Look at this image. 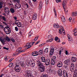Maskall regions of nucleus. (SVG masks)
Listing matches in <instances>:
<instances>
[{
    "mask_svg": "<svg viewBox=\"0 0 77 77\" xmlns=\"http://www.w3.org/2000/svg\"><path fill=\"white\" fill-rule=\"evenodd\" d=\"M38 66L39 67V69L41 72H44L45 69V66L39 61L38 62Z\"/></svg>",
    "mask_w": 77,
    "mask_h": 77,
    "instance_id": "nucleus-1",
    "label": "nucleus"
},
{
    "mask_svg": "<svg viewBox=\"0 0 77 77\" xmlns=\"http://www.w3.org/2000/svg\"><path fill=\"white\" fill-rule=\"evenodd\" d=\"M3 30L5 32V33L6 34H7V35L10 34L11 32V29H10V28H9V27L8 26H5L3 29Z\"/></svg>",
    "mask_w": 77,
    "mask_h": 77,
    "instance_id": "nucleus-2",
    "label": "nucleus"
},
{
    "mask_svg": "<svg viewBox=\"0 0 77 77\" xmlns=\"http://www.w3.org/2000/svg\"><path fill=\"white\" fill-rule=\"evenodd\" d=\"M30 63L29 62H27L26 63V64H24V63H20V65L21 67L22 68H24L25 66H30Z\"/></svg>",
    "mask_w": 77,
    "mask_h": 77,
    "instance_id": "nucleus-3",
    "label": "nucleus"
},
{
    "mask_svg": "<svg viewBox=\"0 0 77 77\" xmlns=\"http://www.w3.org/2000/svg\"><path fill=\"white\" fill-rule=\"evenodd\" d=\"M25 73L28 77H33V76L31 74V71L30 70L28 69L25 71Z\"/></svg>",
    "mask_w": 77,
    "mask_h": 77,
    "instance_id": "nucleus-4",
    "label": "nucleus"
},
{
    "mask_svg": "<svg viewBox=\"0 0 77 77\" xmlns=\"http://www.w3.org/2000/svg\"><path fill=\"white\" fill-rule=\"evenodd\" d=\"M48 39H49V40H47L46 41V42H52V41H53V39H54L53 38H52V35H50L48 36Z\"/></svg>",
    "mask_w": 77,
    "mask_h": 77,
    "instance_id": "nucleus-5",
    "label": "nucleus"
},
{
    "mask_svg": "<svg viewBox=\"0 0 77 77\" xmlns=\"http://www.w3.org/2000/svg\"><path fill=\"white\" fill-rule=\"evenodd\" d=\"M0 41L3 44V45H4L5 43L6 42L5 38L4 37H0Z\"/></svg>",
    "mask_w": 77,
    "mask_h": 77,
    "instance_id": "nucleus-6",
    "label": "nucleus"
},
{
    "mask_svg": "<svg viewBox=\"0 0 77 77\" xmlns=\"http://www.w3.org/2000/svg\"><path fill=\"white\" fill-rule=\"evenodd\" d=\"M4 9L5 11V13H6L8 15H9V12L10 11L9 10V8L8 7H5L4 8Z\"/></svg>",
    "mask_w": 77,
    "mask_h": 77,
    "instance_id": "nucleus-7",
    "label": "nucleus"
},
{
    "mask_svg": "<svg viewBox=\"0 0 77 77\" xmlns=\"http://www.w3.org/2000/svg\"><path fill=\"white\" fill-rule=\"evenodd\" d=\"M67 0H64L63 2L62 3L63 6V8L65 11V8L66 7V3H67Z\"/></svg>",
    "mask_w": 77,
    "mask_h": 77,
    "instance_id": "nucleus-8",
    "label": "nucleus"
},
{
    "mask_svg": "<svg viewBox=\"0 0 77 77\" xmlns=\"http://www.w3.org/2000/svg\"><path fill=\"white\" fill-rule=\"evenodd\" d=\"M63 75L64 77H68V74L67 73V72L65 70H63Z\"/></svg>",
    "mask_w": 77,
    "mask_h": 77,
    "instance_id": "nucleus-9",
    "label": "nucleus"
},
{
    "mask_svg": "<svg viewBox=\"0 0 77 77\" xmlns=\"http://www.w3.org/2000/svg\"><path fill=\"white\" fill-rule=\"evenodd\" d=\"M50 60L49 59H47L46 61H45V64L46 65L48 66L50 65Z\"/></svg>",
    "mask_w": 77,
    "mask_h": 77,
    "instance_id": "nucleus-10",
    "label": "nucleus"
},
{
    "mask_svg": "<svg viewBox=\"0 0 77 77\" xmlns=\"http://www.w3.org/2000/svg\"><path fill=\"white\" fill-rule=\"evenodd\" d=\"M15 8L16 9H20L21 8V4H16L15 5Z\"/></svg>",
    "mask_w": 77,
    "mask_h": 77,
    "instance_id": "nucleus-11",
    "label": "nucleus"
},
{
    "mask_svg": "<svg viewBox=\"0 0 77 77\" xmlns=\"http://www.w3.org/2000/svg\"><path fill=\"white\" fill-rule=\"evenodd\" d=\"M58 74L59 76H62V71L61 69H59L58 71Z\"/></svg>",
    "mask_w": 77,
    "mask_h": 77,
    "instance_id": "nucleus-12",
    "label": "nucleus"
},
{
    "mask_svg": "<svg viewBox=\"0 0 77 77\" xmlns=\"http://www.w3.org/2000/svg\"><path fill=\"white\" fill-rule=\"evenodd\" d=\"M62 63L61 62V61H59L58 63L57 66L59 68H60V67H62Z\"/></svg>",
    "mask_w": 77,
    "mask_h": 77,
    "instance_id": "nucleus-13",
    "label": "nucleus"
},
{
    "mask_svg": "<svg viewBox=\"0 0 77 77\" xmlns=\"http://www.w3.org/2000/svg\"><path fill=\"white\" fill-rule=\"evenodd\" d=\"M39 3L40 4L38 7V9H39L40 11H41L42 8V2L41 1Z\"/></svg>",
    "mask_w": 77,
    "mask_h": 77,
    "instance_id": "nucleus-14",
    "label": "nucleus"
},
{
    "mask_svg": "<svg viewBox=\"0 0 77 77\" xmlns=\"http://www.w3.org/2000/svg\"><path fill=\"white\" fill-rule=\"evenodd\" d=\"M64 63L65 64H66V65H68L69 63H71V61L69 60H65L64 61Z\"/></svg>",
    "mask_w": 77,
    "mask_h": 77,
    "instance_id": "nucleus-15",
    "label": "nucleus"
},
{
    "mask_svg": "<svg viewBox=\"0 0 77 77\" xmlns=\"http://www.w3.org/2000/svg\"><path fill=\"white\" fill-rule=\"evenodd\" d=\"M77 60V58L74 57H72L71 58V61L73 62H75Z\"/></svg>",
    "mask_w": 77,
    "mask_h": 77,
    "instance_id": "nucleus-16",
    "label": "nucleus"
},
{
    "mask_svg": "<svg viewBox=\"0 0 77 77\" xmlns=\"http://www.w3.org/2000/svg\"><path fill=\"white\" fill-rule=\"evenodd\" d=\"M4 4V2L3 1H1L0 2V9H1L2 8H3V4Z\"/></svg>",
    "mask_w": 77,
    "mask_h": 77,
    "instance_id": "nucleus-17",
    "label": "nucleus"
},
{
    "mask_svg": "<svg viewBox=\"0 0 77 77\" xmlns=\"http://www.w3.org/2000/svg\"><path fill=\"white\" fill-rule=\"evenodd\" d=\"M53 27H54V28H59L60 27V26H59V25L57 24H54L53 25Z\"/></svg>",
    "mask_w": 77,
    "mask_h": 77,
    "instance_id": "nucleus-18",
    "label": "nucleus"
},
{
    "mask_svg": "<svg viewBox=\"0 0 77 77\" xmlns=\"http://www.w3.org/2000/svg\"><path fill=\"white\" fill-rule=\"evenodd\" d=\"M41 59H42V62H43L44 63L45 62V57L43 56L42 57H41Z\"/></svg>",
    "mask_w": 77,
    "mask_h": 77,
    "instance_id": "nucleus-19",
    "label": "nucleus"
},
{
    "mask_svg": "<svg viewBox=\"0 0 77 77\" xmlns=\"http://www.w3.org/2000/svg\"><path fill=\"white\" fill-rule=\"evenodd\" d=\"M36 14H35L33 15L32 16V19L34 20H35L36 19V18H37V17L36 16Z\"/></svg>",
    "mask_w": 77,
    "mask_h": 77,
    "instance_id": "nucleus-20",
    "label": "nucleus"
},
{
    "mask_svg": "<svg viewBox=\"0 0 77 77\" xmlns=\"http://www.w3.org/2000/svg\"><path fill=\"white\" fill-rule=\"evenodd\" d=\"M5 39L6 40L5 41H8V42H9V41H11V38H9V37H8V36L6 37Z\"/></svg>",
    "mask_w": 77,
    "mask_h": 77,
    "instance_id": "nucleus-21",
    "label": "nucleus"
},
{
    "mask_svg": "<svg viewBox=\"0 0 77 77\" xmlns=\"http://www.w3.org/2000/svg\"><path fill=\"white\" fill-rule=\"evenodd\" d=\"M63 51V48H60L59 49V54H61V53Z\"/></svg>",
    "mask_w": 77,
    "mask_h": 77,
    "instance_id": "nucleus-22",
    "label": "nucleus"
},
{
    "mask_svg": "<svg viewBox=\"0 0 77 77\" xmlns=\"http://www.w3.org/2000/svg\"><path fill=\"white\" fill-rule=\"evenodd\" d=\"M72 16L74 17V16H77V12H72Z\"/></svg>",
    "mask_w": 77,
    "mask_h": 77,
    "instance_id": "nucleus-23",
    "label": "nucleus"
},
{
    "mask_svg": "<svg viewBox=\"0 0 77 77\" xmlns=\"http://www.w3.org/2000/svg\"><path fill=\"white\" fill-rule=\"evenodd\" d=\"M38 53L40 55L42 54H43V51H42V50H40L38 52Z\"/></svg>",
    "mask_w": 77,
    "mask_h": 77,
    "instance_id": "nucleus-24",
    "label": "nucleus"
},
{
    "mask_svg": "<svg viewBox=\"0 0 77 77\" xmlns=\"http://www.w3.org/2000/svg\"><path fill=\"white\" fill-rule=\"evenodd\" d=\"M67 36L68 37V40L69 41H72V38H71V37H70V36L69 35H67Z\"/></svg>",
    "mask_w": 77,
    "mask_h": 77,
    "instance_id": "nucleus-25",
    "label": "nucleus"
},
{
    "mask_svg": "<svg viewBox=\"0 0 77 77\" xmlns=\"http://www.w3.org/2000/svg\"><path fill=\"white\" fill-rule=\"evenodd\" d=\"M55 62H56V61H54V60H51V65H54L55 64Z\"/></svg>",
    "mask_w": 77,
    "mask_h": 77,
    "instance_id": "nucleus-26",
    "label": "nucleus"
},
{
    "mask_svg": "<svg viewBox=\"0 0 77 77\" xmlns=\"http://www.w3.org/2000/svg\"><path fill=\"white\" fill-rule=\"evenodd\" d=\"M0 17L1 18H2L3 20H4V21H6V18L5 17L2 16H0Z\"/></svg>",
    "mask_w": 77,
    "mask_h": 77,
    "instance_id": "nucleus-27",
    "label": "nucleus"
},
{
    "mask_svg": "<svg viewBox=\"0 0 77 77\" xmlns=\"http://www.w3.org/2000/svg\"><path fill=\"white\" fill-rule=\"evenodd\" d=\"M61 20L63 22H65V17H64V16H62L61 18Z\"/></svg>",
    "mask_w": 77,
    "mask_h": 77,
    "instance_id": "nucleus-28",
    "label": "nucleus"
},
{
    "mask_svg": "<svg viewBox=\"0 0 77 77\" xmlns=\"http://www.w3.org/2000/svg\"><path fill=\"white\" fill-rule=\"evenodd\" d=\"M51 60L56 61V56H54L52 57Z\"/></svg>",
    "mask_w": 77,
    "mask_h": 77,
    "instance_id": "nucleus-29",
    "label": "nucleus"
},
{
    "mask_svg": "<svg viewBox=\"0 0 77 77\" xmlns=\"http://www.w3.org/2000/svg\"><path fill=\"white\" fill-rule=\"evenodd\" d=\"M8 57L9 56H5V57L4 59L5 61H6V62H7V61H8Z\"/></svg>",
    "mask_w": 77,
    "mask_h": 77,
    "instance_id": "nucleus-30",
    "label": "nucleus"
},
{
    "mask_svg": "<svg viewBox=\"0 0 77 77\" xmlns=\"http://www.w3.org/2000/svg\"><path fill=\"white\" fill-rule=\"evenodd\" d=\"M16 25L19 27H21V23L19 22L17 24H16Z\"/></svg>",
    "mask_w": 77,
    "mask_h": 77,
    "instance_id": "nucleus-31",
    "label": "nucleus"
},
{
    "mask_svg": "<svg viewBox=\"0 0 77 77\" xmlns=\"http://www.w3.org/2000/svg\"><path fill=\"white\" fill-rule=\"evenodd\" d=\"M10 11L11 12V13H14L15 12V10L14 8H11L10 9Z\"/></svg>",
    "mask_w": 77,
    "mask_h": 77,
    "instance_id": "nucleus-32",
    "label": "nucleus"
},
{
    "mask_svg": "<svg viewBox=\"0 0 77 77\" xmlns=\"http://www.w3.org/2000/svg\"><path fill=\"white\" fill-rule=\"evenodd\" d=\"M14 70L15 71H16V72H20V69H14Z\"/></svg>",
    "mask_w": 77,
    "mask_h": 77,
    "instance_id": "nucleus-33",
    "label": "nucleus"
},
{
    "mask_svg": "<svg viewBox=\"0 0 77 77\" xmlns=\"http://www.w3.org/2000/svg\"><path fill=\"white\" fill-rule=\"evenodd\" d=\"M15 23H14V24H16L17 25V24L18 23H19L20 22H19V20H16L15 21Z\"/></svg>",
    "mask_w": 77,
    "mask_h": 77,
    "instance_id": "nucleus-34",
    "label": "nucleus"
},
{
    "mask_svg": "<svg viewBox=\"0 0 77 77\" xmlns=\"http://www.w3.org/2000/svg\"><path fill=\"white\" fill-rule=\"evenodd\" d=\"M48 48H46L44 51V52H45V53H48Z\"/></svg>",
    "mask_w": 77,
    "mask_h": 77,
    "instance_id": "nucleus-35",
    "label": "nucleus"
},
{
    "mask_svg": "<svg viewBox=\"0 0 77 77\" xmlns=\"http://www.w3.org/2000/svg\"><path fill=\"white\" fill-rule=\"evenodd\" d=\"M14 2H17V3H20V1L19 0H14Z\"/></svg>",
    "mask_w": 77,
    "mask_h": 77,
    "instance_id": "nucleus-36",
    "label": "nucleus"
},
{
    "mask_svg": "<svg viewBox=\"0 0 77 77\" xmlns=\"http://www.w3.org/2000/svg\"><path fill=\"white\" fill-rule=\"evenodd\" d=\"M61 31H62V32L64 35H65V30L63 29V27H62L61 29Z\"/></svg>",
    "mask_w": 77,
    "mask_h": 77,
    "instance_id": "nucleus-37",
    "label": "nucleus"
},
{
    "mask_svg": "<svg viewBox=\"0 0 77 77\" xmlns=\"http://www.w3.org/2000/svg\"><path fill=\"white\" fill-rule=\"evenodd\" d=\"M10 40L13 42H15V39H14L13 38H10Z\"/></svg>",
    "mask_w": 77,
    "mask_h": 77,
    "instance_id": "nucleus-38",
    "label": "nucleus"
},
{
    "mask_svg": "<svg viewBox=\"0 0 77 77\" xmlns=\"http://www.w3.org/2000/svg\"><path fill=\"white\" fill-rule=\"evenodd\" d=\"M70 71L72 72H73L74 71V67H71L70 68Z\"/></svg>",
    "mask_w": 77,
    "mask_h": 77,
    "instance_id": "nucleus-39",
    "label": "nucleus"
},
{
    "mask_svg": "<svg viewBox=\"0 0 77 77\" xmlns=\"http://www.w3.org/2000/svg\"><path fill=\"white\" fill-rule=\"evenodd\" d=\"M29 62L30 63H34V62H35V61H34V60H33L31 59L29 61Z\"/></svg>",
    "mask_w": 77,
    "mask_h": 77,
    "instance_id": "nucleus-40",
    "label": "nucleus"
},
{
    "mask_svg": "<svg viewBox=\"0 0 77 77\" xmlns=\"http://www.w3.org/2000/svg\"><path fill=\"white\" fill-rule=\"evenodd\" d=\"M12 65H13V63H11L9 65V67H12Z\"/></svg>",
    "mask_w": 77,
    "mask_h": 77,
    "instance_id": "nucleus-41",
    "label": "nucleus"
},
{
    "mask_svg": "<svg viewBox=\"0 0 77 77\" xmlns=\"http://www.w3.org/2000/svg\"><path fill=\"white\" fill-rule=\"evenodd\" d=\"M35 62L32 63H31V66L33 67L35 66Z\"/></svg>",
    "mask_w": 77,
    "mask_h": 77,
    "instance_id": "nucleus-42",
    "label": "nucleus"
},
{
    "mask_svg": "<svg viewBox=\"0 0 77 77\" xmlns=\"http://www.w3.org/2000/svg\"><path fill=\"white\" fill-rule=\"evenodd\" d=\"M71 68H74V65L73 63H72L71 64Z\"/></svg>",
    "mask_w": 77,
    "mask_h": 77,
    "instance_id": "nucleus-43",
    "label": "nucleus"
},
{
    "mask_svg": "<svg viewBox=\"0 0 77 77\" xmlns=\"http://www.w3.org/2000/svg\"><path fill=\"white\" fill-rule=\"evenodd\" d=\"M38 39V37H36L34 39V41H37Z\"/></svg>",
    "mask_w": 77,
    "mask_h": 77,
    "instance_id": "nucleus-44",
    "label": "nucleus"
},
{
    "mask_svg": "<svg viewBox=\"0 0 77 77\" xmlns=\"http://www.w3.org/2000/svg\"><path fill=\"white\" fill-rule=\"evenodd\" d=\"M20 69V67L19 66H15L14 69Z\"/></svg>",
    "mask_w": 77,
    "mask_h": 77,
    "instance_id": "nucleus-45",
    "label": "nucleus"
},
{
    "mask_svg": "<svg viewBox=\"0 0 77 77\" xmlns=\"http://www.w3.org/2000/svg\"><path fill=\"white\" fill-rule=\"evenodd\" d=\"M33 53H34V54H36V55H37V54H38V55H39L38 52L36 51L34 52Z\"/></svg>",
    "mask_w": 77,
    "mask_h": 77,
    "instance_id": "nucleus-46",
    "label": "nucleus"
},
{
    "mask_svg": "<svg viewBox=\"0 0 77 77\" xmlns=\"http://www.w3.org/2000/svg\"><path fill=\"white\" fill-rule=\"evenodd\" d=\"M53 53H54V52H51V51H50V56H51L53 54Z\"/></svg>",
    "mask_w": 77,
    "mask_h": 77,
    "instance_id": "nucleus-47",
    "label": "nucleus"
},
{
    "mask_svg": "<svg viewBox=\"0 0 77 77\" xmlns=\"http://www.w3.org/2000/svg\"><path fill=\"white\" fill-rule=\"evenodd\" d=\"M32 56H38V54L36 55V54H34L33 52H32Z\"/></svg>",
    "mask_w": 77,
    "mask_h": 77,
    "instance_id": "nucleus-48",
    "label": "nucleus"
},
{
    "mask_svg": "<svg viewBox=\"0 0 77 77\" xmlns=\"http://www.w3.org/2000/svg\"><path fill=\"white\" fill-rule=\"evenodd\" d=\"M15 30L16 31H17H17L18 30V28L17 27V26L15 27Z\"/></svg>",
    "mask_w": 77,
    "mask_h": 77,
    "instance_id": "nucleus-49",
    "label": "nucleus"
},
{
    "mask_svg": "<svg viewBox=\"0 0 77 77\" xmlns=\"http://www.w3.org/2000/svg\"><path fill=\"white\" fill-rule=\"evenodd\" d=\"M21 49H22V48H18L17 50L19 53H20V50H21Z\"/></svg>",
    "mask_w": 77,
    "mask_h": 77,
    "instance_id": "nucleus-50",
    "label": "nucleus"
},
{
    "mask_svg": "<svg viewBox=\"0 0 77 77\" xmlns=\"http://www.w3.org/2000/svg\"><path fill=\"white\" fill-rule=\"evenodd\" d=\"M51 51L54 53V48H52L51 50Z\"/></svg>",
    "mask_w": 77,
    "mask_h": 77,
    "instance_id": "nucleus-51",
    "label": "nucleus"
},
{
    "mask_svg": "<svg viewBox=\"0 0 77 77\" xmlns=\"http://www.w3.org/2000/svg\"><path fill=\"white\" fill-rule=\"evenodd\" d=\"M20 65L19 63H17L15 64L16 66H20Z\"/></svg>",
    "mask_w": 77,
    "mask_h": 77,
    "instance_id": "nucleus-52",
    "label": "nucleus"
},
{
    "mask_svg": "<svg viewBox=\"0 0 77 77\" xmlns=\"http://www.w3.org/2000/svg\"><path fill=\"white\" fill-rule=\"evenodd\" d=\"M58 37H56L55 38V41H57V40H58Z\"/></svg>",
    "mask_w": 77,
    "mask_h": 77,
    "instance_id": "nucleus-53",
    "label": "nucleus"
},
{
    "mask_svg": "<svg viewBox=\"0 0 77 77\" xmlns=\"http://www.w3.org/2000/svg\"><path fill=\"white\" fill-rule=\"evenodd\" d=\"M27 48L26 49H29V48H30L31 47H32V46L29 45V46H27Z\"/></svg>",
    "mask_w": 77,
    "mask_h": 77,
    "instance_id": "nucleus-54",
    "label": "nucleus"
},
{
    "mask_svg": "<svg viewBox=\"0 0 77 77\" xmlns=\"http://www.w3.org/2000/svg\"><path fill=\"white\" fill-rule=\"evenodd\" d=\"M0 27L3 29L4 28V27L2 25H0Z\"/></svg>",
    "mask_w": 77,
    "mask_h": 77,
    "instance_id": "nucleus-55",
    "label": "nucleus"
},
{
    "mask_svg": "<svg viewBox=\"0 0 77 77\" xmlns=\"http://www.w3.org/2000/svg\"><path fill=\"white\" fill-rule=\"evenodd\" d=\"M48 0H45V2L46 5H48Z\"/></svg>",
    "mask_w": 77,
    "mask_h": 77,
    "instance_id": "nucleus-56",
    "label": "nucleus"
},
{
    "mask_svg": "<svg viewBox=\"0 0 77 77\" xmlns=\"http://www.w3.org/2000/svg\"><path fill=\"white\" fill-rule=\"evenodd\" d=\"M48 76L46 74H44L43 75V77H48Z\"/></svg>",
    "mask_w": 77,
    "mask_h": 77,
    "instance_id": "nucleus-57",
    "label": "nucleus"
},
{
    "mask_svg": "<svg viewBox=\"0 0 77 77\" xmlns=\"http://www.w3.org/2000/svg\"><path fill=\"white\" fill-rule=\"evenodd\" d=\"M56 2L57 3H58L59 2H60V0H57V1H56Z\"/></svg>",
    "mask_w": 77,
    "mask_h": 77,
    "instance_id": "nucleus-58",
    "label": "nucleus"
},
{
    "mask_svg": "<svg viewBox=\"0 0 77 77\" xmlns=\"http://www.w3.org/2000/svg\"><path fill=\"white\" fill-rule=\"evenodd\" d=\"M62 31L61 29H60L59 30V33L60 34L62 33Z\"/></svg>",
    "mask_w": 77,
    "mask_h": 77,
    "instance_id": "nucleus-59",
    "label": "nucleus"
},
{
    "mask_svg": "<svg viewBox=\"0 0 77 77\" xmlns=\"http://www.w3.org/2000/svg\"><path fill=\"white\" fill-rule=\"evenodd\" d=\"M30 45V43H28L26 45V46H29V45Z\"/></svg>",
    "mask_w": 77,
    "mask_h": 77,
    "instance_id": "nucleus-60",
    "label": "nucleus"
},
{
    "mask_svg": "<svg viewBox=\"0 0 77 77\" xmlns=\"http://www.w3.org/2000/svg\"><path fill=\"white\" fill-rule=\"evenodd\" d=\"M24 51H25V50H22L21 51H20V53H21L22 52H24Z\"/></svg>",
    "mask_w": 77,
    "mask_h": 77,
    "instance_id": "nucleus-61",
    "label": "nucleus"
},
{
    "mask_svg": "<svg viewBox=\"0 0 77 77\" xmlns=\"http://www.w3.org/2000/svg\"><path fill=\"white\" fill-rule=\"evenodd\" d=\"M64 68H68V66H66V64H65L64 66Z\"/></svg>",
    "mask_w": 77,
    "mask_h": 77,
    "instance_id": "nucleus-62",
    "label": "nucleus"
},
{
    "mask_svg": "<svg viewBox=\"0 0 77 77\" xmlns=\"http://www.w3.org/2000/svg\"><path fill=\"white\" fill-rule=\"evenodd\" d=\"M77 74L74 73L73 77H77Z\"/></svg>",
    "mask_w": 77,
    "mask_h": 77,
    "instance_id": "nucleus-63",
    "label": "nucleus"
},
{
    "mask_svg": "<svg viewBox=\"0 0 77 77\" xmlns=\"http://www.w3.org/2000/svg\"><path fill=\"white\" fill-rule=\"evenodd\" d=\"M5 75V74L2 73L0 75V77H2V76H4Z\"/></svg>",
    "mask_w": 77,
    "mask_h": 77,
    "instance_id": "nucleus-64",
    "label": "nucleus"
}]
</instances>
